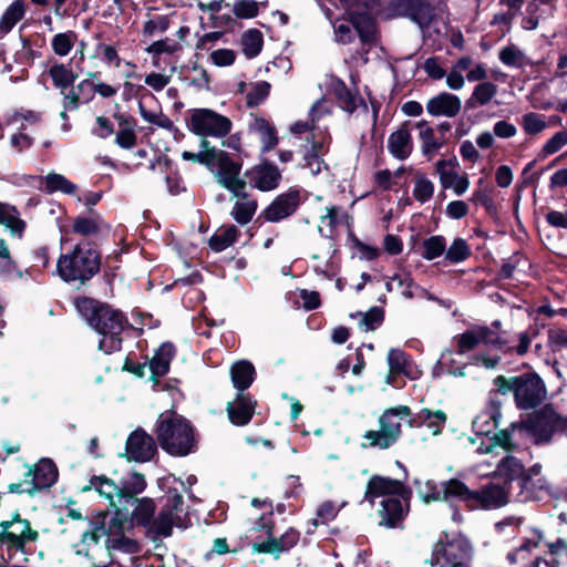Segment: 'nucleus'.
Returning a JSON list of instances; mask_svg holds the SVG:
<instances>
[{
  "mask_svg": "<svg viewBox=\"0 0 567 567\" xmlns=\"http://www.w3.org/2000/svg\"><path fill=\"white\" fill-rule=\"evenodd\" d=\"M299 536L298 530L289 528L280 537H270L257 544L256 549L259 553L277 555L292 548L298 543Z\"/></svg>",
  "mask_w": 567,
  "mask_h": 567,
  "instance_id": "nucleus-32",
  "label": "nucleus"
},
{
  "mask_svg": "<svg viewBox=\"0 0 567 567\" xmlns=\"http://www.w3.org/2000/svg\"><path fill=\"white\" fill-rule=\"evenodd\" d=\"M255 377V367L247 360L237 361L230 367L231 383L238 392H245L252 384Z\"/></svg>",
  "mask_w": 567,
  "mask_h": 567,
  "instance_id": "nucleus-34",
  "label": "nucleus"
},
{
  "mask_svg": "<svg viewBox=\"0 0 567 567\" xmlns=\"http://www.w3.org/2000/svg\"><path fill=\"white\" fill-rule=\"evenodd\" d=\"M517 436L530 437L536 444L548 443L555 432L567 430V417H561L551 405H545L526 421L512 423Z\"/></svg>",
  "mask_w": 567,
  "mask_h": 567,
  "instance_id": "nucleus-5",
  "label": "nucleus"
},
{
  "mask_svg": "<svg viewBox=\"0 0 567 567\" xmlns=\"http://www.w3.org/2000/svg\"><path fill=\"white\" fill-rule=\"evenodd\" d=\"M434 194V184L424 175H420L415 178L413 196L414 198L424 204L429 202Z\"/></svg>",
  "mask_w": 567,
  "mask_h": 567,
  "instance_id": "nucleus-58",
  "label": "nucleus"
},
{
  "mask_svg": "<svg viewBox=\"0 0 567 567\" xmlns=\"http://www.w3.org/2000/svg\"><path fill=\"white\" fill-rule=\"evenodd\" d=\"M25 13L24 1L14 0L0 19V37L8 34Z\"/></svg>",
  "mask_w": 567,
  "mask_h": 567,
  "instance_id": "nucleus-41",
  "label": "nucleus"
},
{
  "mask_svg": "<svg viewBox=\"0 0 567 567\" xmlns=\"http://www.w3.org/2000/svg\"><path fill=\"white\" fill-rule=\"evenodd\" d=\"M522 126L526 134H539L547 127L544 115L538 113H527L522 117Z\"/></svg>",
  "mask_w": 567,
  "mask_h": 567,
  "instance_id": "nucleus-60",
  "label": "nucleus"
},
{
  "mask_svg": "<svg viewBox=\"0 0 567 567\" xmlns=\"http://www.w3.org/2000/svg\"><path fill=\"white\" fill-rule=\"evenodd\" d=\"M497 94V85L492 82L478 83L471 96L466 100L465 105L468 110H475L488 104Z\"/></svg>",
  "mask_w": 567,
  "mask_h": 567,
  "instance_id": "nucleus-40",
  "label": "nucleus"
},
{
  "mask_svg": "<svg viewBox=\"0 0 567 567\" xmlns=\"http://www.w3.org/2000/svg\"><path fill=\"white\" fill-rule=\"evenodd\" d=\"M542 465L534 464L528 470L519 483V492L516 495L518 502H528L538 498V492L545 486V481L540 477Z\"/></svg>",
  "mask_w": 567,
  "mask_h": 567,
  "instance_id": "nucleus-27",
  "label": "nucleus"
},
{
  "mask_svg": "<svg viewBox=\"0 0 567 567\" xmlns=\"http://www.w3.org/2000/svg\"><path fill=\"white\" fill-rule=\"evenodd\" d=\"M409 492L404 496H389L380 502L378 514L380 517V525L386 527H395L405 515V506L402 501H406Z\"/></svg>",
  "mask_w": 567,
  "mask_h": 567,
  "instance_id": "nucleus-26",
  "label": "nucleus"
},
{
  "mask_svg": "<svg viewBox=\"0 0 567 567\" xmlns=\"http://www.w3.org/2000/svg\"><path fill=\"white\" fill-rule=\"evenodd\" d=\"M49 74L53 84L60 90H65L72 85L76 79V74L62 63L53 64L49 70Z\"/></svg>",
  "mask_w": 567,
  "mask_h": 567,
  "instance_id": "nucleus-48",
  "label": "nucleus"
},
{
  "mask_svg": "<svg viewBox=\"0 0 567 567\" xmlns=\"http://www.w3.org/2000/svg\"><path fill=\"white\" fill-rule=\"evenodd\" d=\"M90 78L84 79L76 85V90L80 92L92 91L97 93L102 97H112L117 93V89L103 82H93L92 78H95V73L89 72Z\"/></svg>",
  "mask_w": 567,
  "mask_h": 567,
  "instance_id": "nucleus-50",
  "label": "nucleus"
},
{
  "mask_svg": "<svg viewBox=\"0 0 567 567\" xmlns=\"http://www.w3.org/2000/svg\"><path fill=\"white\" fill-rule=\"evenodd\" d=\"M171 20L165 14H156L147 19L143 24V34L154 38L166 32L169 28Z\"/></svg>",
  "mask_w": 567,
  "mask_h": 567,
  "instance_id": "nucleus-56",
  "label": "nucleus"
},
{
  "mask_svg": "<svg viewBox=\"0 0 567 567\" xmlns=\"http://www.w3.org/2000/svg\"><path fill=\"white\" fill-rule=\"evenodd\" d=\"M236 202L231 208V217L240 225H247L257 212V200L246 192V188H240L230 192Z\"/></svg>",
  "mask_w": 567,
  "mask_h": 567,
  "instance_id": "nucleus-30",
  "label": "nucleus"
},
{
  "mask_svg": "<svg viewBox=\"0 0 567 567\" xmlns=\"http://www.w3.org/2000/svg\"><path fill=\"white\" fill-rule=\"evenodd\" d=\"M417 420L425 423L430 429H432L433 434H439L444 426L447 416L442 410L431 411L430 409H422L417 413Z\"/></svg>",
  "mask_w": 567,
  "mask_h": 567,
  "instance_id": "nucleus-54",
  "label": "nucleus"
},
{
  "mask_svg": "<svg viewBox=\"0 0 567 567\" xmlns=\"http://www.w3.org/2000/svg\"><path fill=\"white\" fill-rule=\"evenodd\" d=\"M231 121L210 110L195 109L188 121L189 130L198 136L224 137L231 131Z\"/></svg>",
  "mask_w": 567,
  "mask_h": 567,
  "instance_id": "nucleus-10",
  "label": "nucleus"
},
{
  "mask_svg": "<svg viewBox=\"0 0 567 567\" xmlns=\"http://www.w3.org/2000/svg\"><path fill=\"white\" fill-rule=\"evenodd\" d=\"M542 539H543V535L540 534V532H538L536 529H532L530 535L525 537L522 545L519 547H517L516 549L512 550L511 553H508V555H507L508 561L512 564H516L519 560H524L526 558V555L528 553H530V550L533 548L538 547Z\"/></svg>",
  "mask_w": 567,
  "mask_h": 567,
  "instance_id": "nucleus-44",
  "label": "nucleus"
},
{
  "mask_svg": "<svg viewBox=\"0 0 567 567\" xmlns=\"http://www.w3.org/2000/svg\"><path fill=\"white\" fill-rule=\"evenodd\" d=\"M39 539L38 530L28 519L14 514L11 519L0 522V545L8 549L24 553L25 546Z\"/></svg>",
  "mask_w": 567,
  "mask_h": 567,
  "instance_id": "nucleus-9",
  "label": "nucleus"
},
{
  "mask_svg": "<svg viewBox=\"0 0 567 567\" xmlns=\"http://www.w3.org/2000/svg\"><path fill=\"white\" fill-rule=\"evenodd\" d=\"M422 256L427 260H432L445 251L446 243L442 236H432L424 240Z\"/></svg>",
  "mask_w": 567,
  "mask_h": 567,
  "instance_id": "nucleus-63",
  "label": "nucleus"
},
{
  "mask_svg": "<svg viewBox=\"0 0 567 567\" xmlns=\"http://www.w3.org/2000/svg\"><path fill=\"white\" fill-rule=\"evenodd\" d=\"M256 408V401L245 392H237L236 398L227 403L226 411L230 422L243 426L250 422Z\"/></svg>",
  "mask_w": 567,
  "mask_h": 567,
  "instance_id": "nucleus-25",
  "label": "nucleus"
},
{
  "mask_svg": "<svg viewBox=\"0 0 567 567\" xmlns=\"http://www.w3.org/2000/svg\"><path fill=\"white\" fill-rule=\"evenodd\" d=\"M333 91L341 104V107L349 113H352L358 105L363 104L362 100L353 95L343 82L338 81L333 85Z\"/></svg>",
  "mask_w": 567,
  "mask_h": 567,
  "instance_id": "nucleus-53",
  "label": "nucleus"
},
{
  "mask_svg": "<svg viewBox=\"0 0 567 567\" xmlns=\"http://www.w3.org/2000/svg\"><path fill=\"white\" fill-rule=\"evenodd\" d=\"M118 131L115 136V143L125 150H131L136 145V134L133 126L123 115L117 116Z\"/></svg>",
  "mask_w": 567,
  "mask_h": 567,
  "instance_id": "nucleus-46",
  "label": "nucleus"
},
{
  "mask_svg": "<svg viewBox=\"0 0 567 567\" xmlns=\"http://www.w3.org/2000/svg\"><path fill=\"white\" fill-rule=\"evenodd\" d=\"M249 130L258 135L262 143V152H269L278 144L277 132L267 120L255 117L249 124Z\"/></svg>",
  "mask_w": 567,
  "mask_h": 567,
  "instance_id": "nucleus-37",
  "label": "nucleus"
},
{
  "mask_svg": "<svg viewBox=\"0 0 567 567\" xmlns=\"http://www.w3.org/2000/svg\"><path fill=\"white\" fill-rule=\"evenodd\" d=\"M125 451L128 460L146 462L155 454L156 444L151 435L138 429L128 436Z\"/></svg>",
  "mask_w": 567,
  "mask_h": 567,
  "instance_id": "nucleus-20",
  "label": "nucleus"
},
{
  "mask_svg": "<svg viewBox=\"0 0 567 567\" xmlns=\"http://www.w3.org/2000/svg\"><path fill=\"white\" fill-rule=\"evenodd\" d=\"M270 84L266 81H258L249 85V90L246 94L248 106H255L265 101L269 95Z\"/></svg>",
  "mask_w": 567,
  "mask_h": 567,
  "instance_id": "nucleus-59",
  "label": "nucleus"
},
{
  "mask_svg": "<svg viewBox=\"0 0 567 567\" xmlns=\"http://www.w3.org/2000/svg\"><path fill=\"white\" fill-rule=\"evenodd\" d=\"M411 415L406 405H399L386 409L379 417V430L367 431L363 439L367 441L363 446L386 450L395 444L401 436L402 421Z\"/></svg>",
  "mask_w": 567,
  "mask_h": 567,
  "instance_id": "nucleus-6",
  "label": "nucleus"
},
{
  "mask_svg": "<svg viewBox=\"0 0 567 567\" xmlns=\"http://www.w3.org/2000/svg\"><path fill=\"white\" fill-rule=\"evenodd\" d=\"M76 39L78 35L73 31L55 34L51 41L53 52L59 56L68 55L72 51Z\"/></svg>",
  "mask_w": 567,
  "mask_h": 567,
  "instance_id": "nucleus-52",
  "label": "nucleus"
},
{
  "mask_svg": "<svg viewBox=\"0 0 567 567\" xmlns=\"http://www.w3.org/2000/svg\"><path fill=\"white\" fill-rule=\"evenodd\" d=\"M319 231L324 237H331L339 226L351 227L352 218L339 206H330L324 208V214L320 216Z\"/></svg>",
  "mask_w": 567,
  "mask_h": 567,
  "instance_id": "nucleus-31",
  "label": "nucleus"
},
{
  "mask_svg": "<svg viewBox=\"0 0 567 567\" xmlns=\"http://www.w3.org/2000/svg\"><path fill=\"white\" fill-rule=\"evenodd\" d=\"M155 432L161 447L173 456H186L197 451L195 430L182 415L161 414Z\"/></svg>",
  "mask_w": 567,
  "mask_h": 567,
  "instance_id": "nucleus-3",
  "label": "nucleus"
},
{
  "mask_svg": "<svg viewBox=\"0 0 567 567\" xmlns=\"http://www.w3.org/2000/svg\"><path fill=\"white\" fill-rule=\"evenodd\" d=\"M130 503L134 505L133 518L141 525H152V517L155 512V504L150 498L133 499Z\"/></svg>",
  "mask_w": 567,
  "mask_h": 567,
  "instance_id": "nucleus-45",
  "label": "nucleus"
},
{
  "mask_svg": "<svg viewBox=\"0 0 567 567\" xmlns=\"http://www.w3.org/2000/svg\"><path fill=\"white\" fill-rule=\"evenodd\" d=\"M406 492L408 491L400 481L375 475L368 482L364 499L373 505L377 497H382L383 499L395 495L404 496Z\"/></svg>",
  "mask_w": 567,
  "mask_h": 567,
  "instance_id": "nucleus-21",
  "label": "nucleus"
},
{
  "mask_svg": "<svg viewBox=\"0 0 567 567\" xmlns=\"http://www.w3.org/2000/svg\"><path fill=\"white\" fill-rule=\"evenodd\" d=\"M206 162H208V168L220 186L229 192L246 188L247 182L239 177L241 164L233 161L226 152L210 148V156Z\"/></svg>",
  "mask_w": 567,
  "mask_h": 567,
  "instance_id": "nucleus-8",
  "label": "nucleus"
},
{
  "mask_svg": "<svg viewBox=\"0 0 567 567\" xmlns=\"http://www.w3.org/2000/svg\"><path fill=\"white\" fill-rule=\"evenodd\" d=\"M330 136L327 132H317L312 134L311 145L306 146L303 166L310 171L313 176L328 169L322 156L328 152Z\"/></svg>",
  "mask_w": 567,
  "mask_h": 567,
  "instance_id": "nucleus-15",
  "label": "nucleus"
},
{
  "mask_svg": "<svg viewBox=\"0 0 567 567\" xmlns=\"http://www.w3.org/2000/svg\"><path fill=\"white\" fill-rule=\"evenodd\" d=\"M245 175L250 186L260 192H271L278 188L282 178L280 169L270 162L255 165Z\"/></svg>",
  "mask_w": 567,
  "mask_h": 567,
  "instance_id": "nucleus-13",
  "label": "nucleus"
},
{
  "mask_svg": "<svg viewBox=\"0 0 567 567\" xmlns=\"http://www.w3.org/2000/svg\"><path fill=\"white\" fill-rule=\"evenodd\" d=\"M183 496L178 493H173L167 496L165 506L161 509L158 516L153 520L151 529L161 536L167 537L171 535L173 526L179 519L178 513L182 512Z\"/></svg>",
  "mask_w": 567,
  "mask_h": 567,
  "instance_id": "nucleus-16",
  "label": "nucleus"
},
{
  "mask_svg": "<svg viewBox=\"0 0 567 567\" xmlns=\"http://www.w3.org/2000/svg\"><path fill=\"white\" fill-rule=\"evenodd\" d=\"M496 473L505 480L506 486L512 485V482L516 481L517 488L519 489V483L525 474V466L517 457L507 455L498 462Z\"/></svg>",
  "mask_w": 567,
  "mask_h": 567,
  "instance_id": "nucleus-33",
  "label": "nucleus"
},
{
  "mask_svg": "<svg viewBox=\"0 0 567 567\" xmlns=\"http://www.w3.org/2000/svg\"><path fill=\"white\" fill-rule=\"evenodd\" d=\"M499 417L501 403L491 399L486 408L473 421L475 435L480 439L492 433L498 426Z\"/></svg>",
  "mask_w": 567,
  "mask_h": 567,
  "instance_id": "nucleus-29",
  "label": "nucleus"
},
{
  "mask_svg": "<svg viewBox=\"0 0 567 567\" xmlns=\"http://www.w3.org/2000/svg\"><path fill=\"white\" fill-rule=\"evenodd\" d=\"M262 34L256 29L248 30L241 37V47L247 58H255L262 48Z\"/></svg>",
  "mask_w": 567,
  "mask_h": 567,
  "instance_id": "nucleus-51",
  "label": "nucleus"
},
{
  "mask_svg": "<svg viewBox=\"0 0 567 567\" xmlns=\"http://www.w3.org/2000/svg\"><path fill=\"white\" fill-rule=\"evenodd\" d=\"M412 127L413 124L411 122H404L396 131L392 132L388 138V150L396 159L404 161L413 152Z\"/></svg>",
  "mask_w": 567,
  "mask_h": 567,
  "instance_id": "nucleus-23",
  "label": "nucleus"
},
{
  "mask_svg": "<svg viewBox=\"0 0 567 567\" xmlns=\"http://www.w3.org/2000/svg\"><path fill=\"white\" fill-rule=\"evenodd\" d=\"M0 225H3L13 237L18 238H22L25 229V221L20 218L18 209L2 202H0Z\"/></svg>",
  "mask_w": 567,
  "mask_h": 567,
  "instance_id": "nucleus-35",
  "label": "nucleus"
},
{
  "mask_svg": "<svg viewBox=\"0 0 567 567\" xmlns=\"http://www.w3.org/2000/svg\"><path fill=\"white\" fill-rule=\"evenodd\" d=\"M425 502L431 499L444 501H460L472 508L473 504L477 501L475 491L470 489L462 481L452 478L441 483V489L434 492L432 495L423 496Z\"/></svg>",
  "mask_w": 567,
  "mask_h": 567,
  "instance_id": "nucleus-19",
  "label": "nucleus"
},
{
  "mask_svg": "<svg viewBox=\"0 0 567 567\" xmlns=\"http://www.w3.org/2000/svg\"><path fill=\"white\" fill-rule=\"evenodd\" d=\"M45 188L49 193L62 192L64 194H73L76 186L61 174L51 173L45 177Z\"/></svg>",
  "mask_w": 567,
  "mask_h": 567,
  "instance_id": "nucleus-57",
  "label": "nucleus"
},
{
  "mask_svg": "<svg viewBox=\"0 0 567 567\" xmlns=\"http://www.w3.org/2000/svg\"><path fill=\"white\" fill-rule=\"evenodd\" d=\"M472 547L463 536L449 537L446 534L434 545L431 558L432 566L439 567H466L471 558Z\"/></svg>",
  "mask_w": 567,
  "mask_h": 567,
  "instance_id": "nucleus-7",
  "label": "nucleus"
},
{
  "mask_svg": "<svg viewBox=\"0 0 567 567\" xmlns=\"http://www.w3.org/2000/svg\"><path fill=\"white\" fill-rule=\"evenodd\" d=\"M101 255L90 241L76 244L70 251L62 254L56 262V271L65 282L84 285L100 270Z\"/></svg>",
  "mask_w": 567,
  "mask_h": 567,
  "instance_id": "nucleus-2",
  "label": "nucleus"
},
{
  "mask_svg": "<svg viewBox=\"0 0 567 567\" xmlns=\"http://www.w3.org/2000/svg\"><path fill=\"white\" fill-rule=\"evenodd\" d=\"M146 487L144 475L132 473L124 480L121 489H123L124 505L134 499L135 495L142 493Z\"/></svg>",
  "mask_w": 567,
  "mask_h": 567,
  "instance_id": "nucleus-47",
  "label": "nucleus"
},
{
  "mask_svg": "<svg viewBox=\"0 0 567 567\" xmlns=\"http://www.w3.org/2000/svg\"><path fill=\"white\" fill-rule=\"evenodd\" d=\"M74 306L81 317L100 336L99 349L104 353L118 351L122 333L127 326L126 317L117 309L87 297H79Z\"/></svg>",
  "mask_w": 567,
  "mask_h": 567,
  "instance_id": "nucleus-1",
  "label": "nucleus"
},
{
  "mask_svg": "<svg viewBox=\"0 0 567 567\" xmlns=\"http://www.w3.org/2000/svg\"><path fill=\"white\" fill-rule=\"evenodd\" d=\"M82 491H95L100 497L107 502L109 506L116 508V515H118L122 509H126L123 489L106 476H93L89 485L84 486Z\"/></svg>",
  "mask_w": 567,
  "mask_h": 567,
  "instance_id": "nucleus-18",
  "label": "nucleus"
},
{
  "mask_svg": "<svg viewBox=\"0 0 567 567\" xmlns=\"http://www.w3.org/2000/svg\"><path fill=\"white\" fill-rule=\"evenodd\" d=\"M389 377L388 383L392 384V378L398 374H404L414 378L410 370V362L406 354L399 349H391L388 353Z\"/></svg>",
  "mask_w": 567,
  "mask_h": 567,
  "instance_id": "nucleus-42",
  "label": "nucleus"
},
{
  "mask_svg": "<svg viewBox=\"0 0 567 567\" xmlns=\"http://www.w3.org/2000/svg\"><path fill=\"white\" fill-rule=\"evenodd\" d=\"M458 162L455 157L449 159H440L435 164V173L439 175L440 183L444 189L452 188L455 195H463L468 186L467 176L460 175L456 171Z\"/></svg>",
  "mask_w": 567,
  "mask_h": 567,
  "instance_id": "nucleus-14",
  "label": "nucleus"
},
{
  "mask_svg": "<svg viewBox=\"0 0 567 567\" xmlns=\"http://www.w3.org/2000/svg\"><path fill=\"white\" fill-rule=\"evenodd\" d=\"M470 256V248L462 238H456L447 248L445 258L451 262H461Z\"/></svg>",
  "mask_w": 567,
  "mask_h": 567,
  "instance_id": "nucleus-64",
  "label": "nucleus"
},
{
  "mask_svg": "<svg viewBox=\"0 0 567 567\" xmlns=\"http://www.w3.org/2000/svg\"><path fill=\"white\" fill-rule=\"evenodd\" d=\"M238 236V229L234 225H225L217 229V231L209 239V247L212 250L219 252L231 246Z\"/></svg>",
  "mask_w": 567,
  "mask_h": 567,
  "instance_id": "nucleus-43",
  "label": "nucleus"
},
{
  "mask_svg": "<svg viewBox=\"0 0 567 567\" xmlns=\"http://www.w3.org/2000/svg\"><path fill=\"white\" fill-rule=\"evenodd\" d=\"M513 485L501 486L497 484H489L481 491H475L477 501L473 504L472 508L493 509L498 508L508 503L509 491Z\"/></svg>",
  "mask_w": 567,
  "mask_h": 567,
  "instance_id": "nucleus-24",
  "label": "nucleus"
},
{
  "mask_svg": "<svg viewBox=\"0 0 567 567\" xmlns=\"http://www.w3.org/2000/svg\"><path fill=\"white\" fill-rule=\"evenodd\" d=\"M341 506H338L332 501H326L321 503L317 509V517L311 520L313 527L320 524H327L331 522L339 513Z\"/></svg>",
  "mask_w": 567,
  "mask_h": 567,
  "instance_id": "nucleus-61",
  "label": "nucleus"
},
{
  "mask_svg": "<svg viewBox=\"0 0 567 567\" xmlns=\"http://www.w3.org/2000/svg\"><path fill=\"white\" fill-rule=\"evenodd\" d=\"M173 357L174 347L171 343H164L158 348L148 362V368L153 379L163 377L168 372Z\"/></svg>",
  "mask_w": 567,
  "mask_h": 567,
  "instance_id": "nucleus-39",
  "label": "nucleus"
},
{
  "mask_svg": "<svg viewBox=\"0 0 567 567\" xmlns=\"http://www.w3.org/2000/svg\"><path fill=\"white\" fill-rule=\"evenodd\" d=\"M182 50V45L178 41L172 38H164L151 43L145 51L154 58L162 54L172 55Z\"/></svg>",
  "mask_w": 567,
  "mask_h": 567,
  "instance_id": "nucleus-55",
  "label": "nucleus"
},
{
  "mask_svg": "<svg viewBox=\"0 0 567 567\" xmlns=\"http://www.w3.org/2000/svg\"><path fill=\"white\" fill-rule=\"evenodd\" d=\"M498 58L505 65L515 68L522 66L525 61L523 51L514 44L503 48L499 51Z\"/></svg>",
  "mask_w": 567,
  "mask_h": 567,
  "instance_id": "nucleus-62",
  "label": "nucleus"
},
{
  "mask_svg": "<svg viewBox=\"0 0 567 567\" xmlns=\"http://www.w3.org/2000/svg\"><path fill=\"white\" fill-rule=\"evenodd\" d=\"M461 99L454 94L442 92L426 103V111L433 116L454 117L461 112Z\"/></svg>",
  "mask_w": 567,
  "mask_h": 567,
  "instance_id": "nucleus-28",
  "label": "nucleus"
},
{
  "mask_svg": "<svg viewBox=\"0 0 567 567\" xmlns=\"http://www.w3.org/2000/svg\"><path fill=\"white\" fill-rule=\"evenodd\" d=\"M494 383L503 394L512 392L516 405L524 410L539 405L547 395L545 383L536 373H524L512 378L498 375Z\"/></svg>",
  "mask_w": 567,
  "mask_h": 567,
  "instance_id": "nucleus-4",
  "label": "nucleus"
},
{
  "mask_svg": "<svg viewBox=\"0 0 567 567\" xmlns=\"http://www.w3.org/2000/svg\"><path fill=\"white\" fill-rule=\"evenodd\" d=\"M105 228H107L106 224L93 212L89 216H78L72 224L73 231L85 237L95 236Z\"/></svg>",
  "mask_w": 567,
  "mask_h": 567,
  "instance_id": "nucleus-38",
  "label": "nucleus"
},
{
  "mask_svg": "<svg viewBox=\"0 0 567 567\" xmlns=\"http://www.w3.org/2000/svg\"><path fill=\"white\" fill-rule=\"evenodd\" d=\"M413 127L419 132V138L422 142V154L431 159L442 147L443 143L435 137L434 130L426 121H419L413 124Z\"/></svg>",
  "mask_w": 567,
  "mask_h": 567,
  "instance_id": "nucleus-36",
  "label": "nucleus"
},
{
  "mask_svg": "<svg viewBox=\"0 0 567 567\" xmlns=\"http://www.w3.org/2000/svg\"><path fill=\"white\" fill-rule=\"evenodd\" d=\"M456 352L464 354L477 348L481 343L492 346L501 351H508L507 341L493 332L486 326H476L455 337Z\"/></svg>",
  "mask_w": 567,
  "mask_h": 567,
  "instance_id": "nucleus-12",
  "label": "nucleus"
},
{
  "mask_svg": "<svg viewBox=\"0 0 567 567\" xmlns=\"http://www.w3.org/2000/svg\"><path fill=\"white\" fill-rule=\"evenodd\" d=\"M300 204V194L298 190H289L280 194L264 210L265 219L277 223L292 215Z\"/></svg>",
  "mask_w": 567,
  "mask_h": 567,
  "instance_id": "nucleus-22",
  "label": "nucleus"
},
{
  "mask_svg": "<svg viewBox=\"0 0 567 567\" xmlns=\"http://www.w3.org/2000/svg\"><path fill=\"white\" fill-rule=\"evenodd\" d=\"M58 478V470L52 461L42 460L33 470L25 474V478L20 483L9 485L11 493L33 494L37 491L52 486Z\"/></svg>",
  "mask_w": 567,
  "mask_h": 567,
  "instance_id": "nucleus-11",
  "label": "nucleus"
},
{
  "mask_svg": "<svg viewBox=\"0 0 567 567\" xmlns=\"http://www.w3.org/2000/svg\"><path fill=\"white\" fill-rule=\"evenodd\" d=\"M138 110L142 118L147 123L168 131L175 130L173 121L162 110H147L142 102L138 103Z\"/></svg>",
  "mask_w": 567,
  "mask_h": 567,
  "instance_id": "nucleus-49",
  "label": "nucleus"
},
{
  "mask_svg": "<svg viewBox=\"0 0 567 567\" xmlns=\"http://www.w3.org/2000/svg\"><path fill=\"white\" fill-rule=\"evenodd\" d=\"M392 9L399 16L409 17L421 29L430 25L434 12L425 0H393Z\"/></svg>",
  "mask_w": 567,
  "mask_h": 567,
  "instance_id": "nucleus-17",
  "label": "nucleus"
}]
</instances>
